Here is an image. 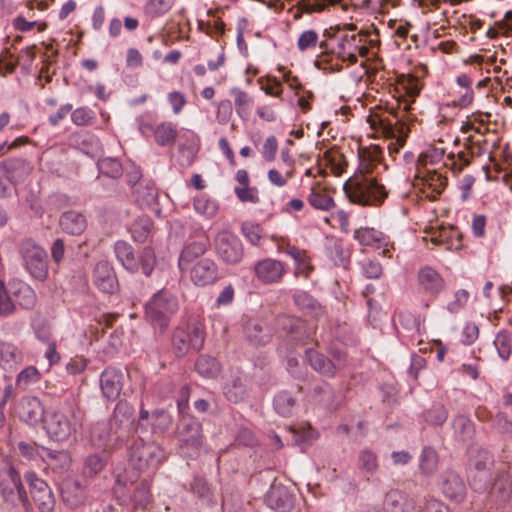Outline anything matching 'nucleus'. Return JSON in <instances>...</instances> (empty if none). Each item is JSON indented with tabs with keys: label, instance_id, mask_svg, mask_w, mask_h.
Returning a JSON list of instances; mask_svg holds the SVG:
<instances>
[{
	"label": "nucleus",
	"instance_id": "obj_21",
	"mask_svg": "<svg viewBox=\"0 0 512 512\" xmlns=\"http://www.w3.org/2000/svg\"><path fill=\"white\" fill-rule=\"evenodd\" d=\"M93 282L104 293L111 294L118 289V279L114 268L106 260H101L95 265Z\"/></svg>",
	"mask_w": 512,
	"mask_h": 512
},
{
	"label": "nucleus",
	"instance_id": "obj_5",
	"mask_svg": "<svg viewBox=\"0 0 512 512\" xmlns=\"http://www.w3.org/2000/svg\"><path fill=\"white\" fill-rule=\"evenodd\" d=\"M18 253L22 267L32 279L44 282L48 278V254L42 246L27 238L20 242Z\"/></svg>",
	"mask_w": 512,
	"mask_h": 512
},
{
	"label": "nucleus",
	"instance_id": "obj_34",
	"mask_svg": "<svg viewBox=\"0 0 512 512\" xmlns=\"http://www.w3.org/2000/svg\"><path fill=\"white\" fill-rule=\"evenodd\" d=\"M210 247V242L208 239L192 241L185 245L180 253L178 266L181 270H185L188 268L190 263H192L195 259L204 255L208 248Z\"/></svg>",
	"mask_w": 512,
	"mask_h": 512
},
{
	"label": "nucleus",
	"instance_id": "obj_9",
	"mask_svg": "<svg viewBox=\"0 0 512 512\" xmlns=\"http://www.w3.org/2000/svg\"><path fill=\"white\" fill-rule=\"evenodd\" d=\"M213 246L217 257L225 264L236 265L243 259V243L235 233L228 229H222L216 233Z\"/></svg>",
	"mask_w": 512,
	"mask_h": 512
},
{
	"label": "nucleus",
	"instance_id": "obj_33",
	"mask_svg": "<svg viewBox=\"0 0 512 512\" xmlns=\"http://www.w3.org/2000/svg\"><path fill=\"white\" fill-rule=\"evenodd\" d=\"M22 361V351L15 344L0 339V367L5 371H13Z\"/></svg>",
	"mask_w": 512,
	"mask_h": 512
},
{
	"label": "nucleus",
	"instance_id": "obj_16",
	"mask_svg": "<svg viewBox=\"0 0 512 512\" xmlns=\"http://www.w3.org/2000/svg\"><path fill=\"white\" fill-rule=\"evenodd\" d=\"M182 446L191 449L195 455L199 454L204 442L202 424L194 417L183 420L180 430Z\"/></svg>",
	"mask_w": 512,
	"mask_h": 512
},
{
	"label": "nucleus",
	"instance_id": "obj_8",
	"mask_svg": "<svg viewBox=\"0 0 512 512\" xmlns=\"http://www.w3.org/2000/svg\"><path fill=\"white\" fill-rule=\"evenodd\" d=\"M205 332L199 324H187L177 327L172 335V347L174 354L181 358L190 349L199 352L204 347Z\"/></svg>",
	"mask_w": 512,
	"mask_h": 512
},
{
	"label": "nucleus",
	"instance_id": "obj_17",
	"mask_svg": "<svg viewBox=\"0 0 512 512\" xmlns=\"http://www.w3.org/2000/svg\"><path fill=\"white\" fill-rule=\"evenodd\" d=\"M18 450L22 457L28 460H36L38 457L48 458L52 461L58 460L62 467L68 466L70 459L66 451H55L38 446L35 442L21 441L18 443Z\"/></svg>",
	"mask_w": 512,
	"mask_h": 512
},
{
	"label": "nucleus",
	"instance_id": "obj_56",
	"mask_svg": "<svg viewBox=\"0 0 512 512\" xmlns=\"http://www.w3.org/2000/svg\"><path fill=\"white\" fill-rule=\"evenodd\" d=\"M498 356L503 360L507 361L511 355L512 351V334L509 330L503 329L500 330L494 339L493 342Z\"/></svg>",
	"mask_w": 512,
	"mask_h": 512
},
{
	"label": "nucleus",
	"instance_id": "obj_40",
	"mask_svg": "<svg viewBox=\"0 0 512 512\" xmlns=\"http://www.w3.org/2000/svg\"><path fill=\"white\" fill-rule=\"evenodd\" d=\"M137 203L141 207H150L157 202L158 189L152 179H144L134 189Z\"/></svg>",
	"mask_w": 512,
	"mask_h": 512
},
{
	"label": "nucleus",
	"instance_id": "obj_62",
	"mask_svg": "<svg viewBox=\"0 0 512 512\" xmlns=\"http://www.w3.org/2000/svg\"><path fill=\"white\" fill-rule=\"evenodd\" d=\"M494 467L493 455L484 448L476 450L475 455L472 458V467L470 470H492Z\"/></svg>",
	"mask_w": 512,
	"mask_h": 512
},
{
	"label": "nucleus",
	"instance_id": "obj_27",
	"mask_svg": "<svg viewBox=\"0 0 512 512\" xmlns=\"http://www.w3.org/2000/svg\"><path fill=\"white\" fill-rule=\"evenodd\" d=\"M421 289L431 296H437L445 286L442 276L430 266L422 267L417 275Z\"/></svg>",
	"mask_w": 512,
	"mask_h": 512
},
{
	"label": "nucleus",
	"instance_id": "obj_32",
	"mask_svg": "<svg viewBox=\"0 0 512 512\" xmlns=\"http://www.w3.org/2000/svg\"><path fill=\"white\" fill-rule=\"evenodd\" d=\"M196 373L203 379H216L221 371V362L212 355L199 354L194 363Z\"/></svg>",
	"mask_w": 512,
	"mask_h": 512
},
{
	"label": "nucleus",
	"instance_id": "obj_6",
	"mask_svg": "<svg viewBox=\"0 0 512 512\" xmlns=\"http://www.w3.org/2000/svg\"><path fill=\"white\" fill-rule=\"evenodd\" d=\"M178 310V301L166 290H159L145 304V316L153 325L166 328L171 316Z\"/></svg>",
	"mask_w": 512,
	"mask_h": 512
},
{
	"label": "nucleus",
	"instance_id": "obj_19",
	"mask_svg": "<svg viewBox=\"0 0 512 512\" xmlns=\"http://www.w3.org/2000/svg\"><path fill=\"white\" fill-rule=\"evenodd\" d=\"M44 407L35 396L22 397L17 406L19 419L29 426H36L44 419Z\"/></svg>",
	"mask_w": 512,
	"mask_h": 512
},
{
	"label": "nucleus",
	"instance_id": "obj_44",
	"mask_svg": "<svg viewBox=\"0 0 512 512\" xmlns=\"http://www.w3.org/2000/svg\"><path fill=\"white\" fill-rule=\"evenodd\" d=\"M494 480L492 470H470L469 484L472 490L477 493H485L491 488Z\"/></svg>",
	"mask_w": 512,
	"mask_h": 512
},
{
	"label": "nucleus",
	"instance_id": "obj_20",
	"mask_svg": "<svg viewBox=\"0 0 512 512\" xmlns=\"http://www.w3.org/2000/svg\"><path fill=\"white\" fill-rule=\"evenodd\" d=\"M32 169L30 162L23 158H7L0 162V171L12 185L24 182Z\"/></svg>",
	"mask_w": 512,
	"mask_h": 512
},
{
	"label": "nucleus",
	"instance_id": "obj_43",
	"mask_svg": "<svg viewBox=\"0 0 512 512\" xmlns=\"http://www.w3.org/2000/svg\"><path fill=\"white\" fill-rule=\"evenodd\" d=\"M153 227L154 222L149 216H140L130 225L129 232L135 242L144 243L151 235Z\"/></svg>",
	"mask_w": 512,
	"mask_h": 512
},
{
	"label": "nucleus",
	"instance_id": "obj_60",
	"mask_svg": "<svg viewBox=\"0 0 512 512\" xmlns=\"http://www.w3.org/2000/svg\"><path fill=\"white\" fill-rule=\"evenodd\" d=\"M41 379V374L35 366H27L16 377V385L21 389L36 384Z\"/></svg>",
	"mask_w": 512,
	"mask_h": 512
},
{
	"label": "nucleus",
	"instance_id": "obj_46",
	"mask_svg": "<svg viewBox=\"0 0 512 512\" xmlns=\"http://www.w3.org/2000/svg\"><path fill=\"white\" fill-rule=\"evenodd\" d=\"M135 123L141 136L150 139L158 124V115L155 111L145 110L135 118Z\"/></svg>",
	"mask_w": 512,
	"mask_h": 512
},
{
	"label": "nucleus",
	"instance_id": "obj_10",
	"mask_svg": "<svg viewBox=\"0 0 512 512\" xmlns=\"http://www.w3.org/2000/svg\"><path fill=\"white\" fill-rule=\"evenodd\" d=\"M0 494L6 502L13 505L18 503L24 506L30 505L21 476L12 466L8 467L0 475Z\"/></svg>",
	"mask_w": 512,
	"mask_h": 512
},
{
	"label": "nucleus",
	"instance_id": "obj_41",
	"mask_svg": "<svg viewBox=\"0 0 512 512\" xmlns=\"http://www.w3.org/2000/svg\"><path fill=\"white\" fill-rule=\"evenodd\" d=\"M177 125L172 121H162L157 124L152 137L160 147L173 145L177 139Z\"/></svg>",
	"mask_w": 512,
	"mask_h": 512
},
{
	"label": "nucleus",
	"instance_id": "obj_49",
	"mask_svg": "<svg viewBox=\"0 0 512 512\" xmlns=\"http://www.w3.org/2000/svg\"><path fill=\"white\" fill-rule=\"evenodd\" d=\"M438 467V454L431 446H425L419 456V469L422 474L430 476Z\"/></svg>",
	"mask_w": 512,
	"mask_h": 512
},
{
	"label": "nucleus",
	"instance_id": "obj_22",
	"mask_svg": "<svg viewBox=\"0 0 512 512\" xmlns=\"http://www.w3.org/2000/svg\"><path fill=\"white\" fill-rule=\"evenodd\" d=\"M453 439L462 444L473 442L476 435V427L473 420L463 413L454 414L450 421Z\"/></svg>",
	"mask_w": 512,
	"mask_h": 512
},
{
	"label": "nucleus",
	"instance_id": "obj_59",
	"mask_svg": "<svg viewBox=\"0 0 512 512\" xmlns=\"http://www.w3.org/2000/svg\"><path fill=\"white\" fill-rule=\"evenodd\" d=\"M230 93L235 96V108L237 114L241 118H247L249 115L250 107L253 104L252 98L247 92L240 88L234 87L230 90Z\"/></svg>",
	"mask_w": 512,
	"mask_h": 512
},
{
	"label": "nucleus",
	"instance_id": "obj_45",
	"mask_svg": "<svg viewBox=\"0 0 512 512\" xmlns=\"http://www.w3.org/2000/svg\"><path fill=\"white\" fill-rule=\"evenodd\" d=\"M296 403L293 395L289 391L283 390L274 396L273 408L278 415L290 417L295 410Z\"/></svg>",
	"mask_w": 512,
	"mask_h": 512
},
{
	"label": "nucleus",
	"instance_id": "obj_42",
	"mask_svg": "<svg viewBox=\"0 0 512 512\" xmlns=\"http://www.w3.org/2000/svg\"><path fill=\"white\" fill-rule=\"evenodd\" d=\"M281 327L294 340L303 341L310 337L306 322L300 318L285 316L280 319Z\"/></svg>",
	"mask_w": 512,
	"mask_h": 512
},
{
	"label": "nucleus",
	"instance_id": "obj_4",
	"mask_svg": "<svg viewBox=\"0 0 512 512\" xmlns=\"http://www.w3.org/2000/svg\"><path fill=\"white\" fill-rule=\"evenodd\" d=\"M165 459V451L159 444L142 438L135 439L129 448V464L138 472L154 473Z\"/></svg>",
	"mask_w": 512,
	"mask_h": 512
},
{
	"label": "nucleus",
	"instance_id": "obj_7",
	"mask_svg": "<svg viewBox=\"0 0 512 512\" xmlns=\"http://www.w3.org/2000/svg\"><path fill=\"white\" fill-rule=\"evenodd\" d=\"M80 426L71 407H62L53 411L45 420L44 428L48 436L56 441H63L76 432Z\"/></svg>",
	"mask_w": 512,
	"mask_h": 512
},
{
	"label": "nucleus",
	"instance_id": "obj_12",
	"mask_svg": "<svg viewBox=\"0 0 512 512\" xmlns=\"http://www.w3.org/2000/svg\"><path fill=\"white\" fill-rule=\"evenodd\" d=\"M135 409L127 400H120L114 407L109 420V425L115 430L116 440L124 441V437L129 432L134 423Z\"/></svg>",
	"mask_w": 512,
	"mask_h": 512
},
{
	"label": "nucleus",
	"instance_id": "obj_14",
	"mask_svg": "<svg viewBox=\"0 0 512 512\" xmlns=\"http://www.w3.org/2000/svg\"><path fill=\"white\" fill-rule=\"evenodd\" d=\"M354 238L362 246L381 249L383 257H391L390 247H392V245L390 238L383 232L371 227H361L354 231Z\"/></svg>",
	"mask_w": 512,
	"mask_h": 512
},
{
	"label": "nucleus",
	"instance_id": "obj_11",
	"mask_svg": "<svg viewBox=\"0 0 512 512\" xmlns=\"http://www.w3.org/2000/svg\"><path fill=\"white\" fill-rule=\"evenodd\" d=\"M24 477L38 510L40 512H54L56 499L49 485L39 478L34 471L26 472Z\"/></svg>",
	"mask_w": 512,
	"mask_h": 512
},
{
	"label": "nucleus",
	"instance_id": "obj_29",
	"mask_svg": "<svg viewBox=\"0 0 512 512\" xmlns=\"http://www.w3.org/2000/svg\"><path fill=\"white\" fill-rule=\"evenodd\" d=\"M325 254L335 266L348 269L351 253L344 247L343 241L336 237H327L325 242Z\"/></svg>",
	"mask_w": 512,
	"mask_h": 512
},
{
	"label": "nucleus",
	"instance_id": "obj_30",
	"mask_svg": "<svg viewBox=\"0 0 512 512\" xmlns=\"http://www.w3.org/2000/svg\"><path fill=\"white\" fill-rule=\"evenodd\" d=\"M488 491L497 506H504L512 494V484L508 474L504 471L497 472Z\"/></svg>",
	"mask_w": 512,
	"mask_h": 512
},
{
	"label": "nucleus",
	"instance_id": "obj_55",
	"mask_svg": "<svg viewBox=\"0 0 512 512\" xmlns=\"http://www.w3.org/2000/svg\"><path fill=\"white\" fill-rule=\"evenodd\" d=\"M424 421L430 426H442L448 418V411L441 403H434L423 413Z\"/></svg>",
	"mask_w": 512,
	"mask_h": 512
},
{
	"label": "nucleus",
	"instance_id": "obj_53",
	"mask_svg": "<svg viewBox=\"0 0 512 512\" xmlns=\"http://www.w3.org/2000/svg\"><path fill=\"white\" fill-rule=\"evenodd\" d=\"M191 491L192 493L203 501L208 506H214L216 501L211 492V489L207 483V481L200 476H196L193 478L191 482Z\"/></svg>",
	"mask_w": 512,
	"mask_h": 512
},
{
	"label": "nucleus",
	"instance_id": "obj_57",
	"mask_svg": "<svg viewBox=\"0 0 512 512\" xmlns=\"http://www.w3.org/2000/svg\"><path fill=\"white\" fill-rule=\"evenodd\" d=\"M175 0H147L144 12L151 18H159L168 13L174 6Z\"/></svg>",
	"mask_w": 512,
	"mask_h": 512
},
{
	"label": "nucleus",
	"instance_id": "obj_37",
	"mask_svg": "<svg viewBox=\"0 0 512 512\" xmlns=\"http://www.w3.org/2000/svg\"><path fill=\"white\" fill-rule=\"evenodd\" d=\"M357 468L367 479L373 477L379 469L378 456L370 448H362L357 453Z\"/></svg>",
	"mask_w": 512,
	"mask_h": 512
},
{
	"label": "nucleus",
	"instance_id": "obj_1",
	"mask_svg": "<svg viewBox=\"0 0 512 512\" xmlns=\"http://www.w3.org/2000/svg\"><path fill=\"white\" fill-rule=\"evenodd\" d=\"M37 301L35 290L24 280L12 278L5 283L0 279V316H11L18 308L33 310Z\"/></svg>",
	"mask_w": 512,
	"mask_h": 512
},
{
	"label": "nucleus",
	"instance_id": "obj_18",
	"mask_svg": "<svg viewBox=\"0 0 512 512\" xmlns=\"http://www.w3.org/2000/svg\"><path fill=\"white\" fill-rule=\"evenodd\" d=\"M363 41L365 40L360 33L344 35L338 42V54L343 60L356 63L358 56L364 57L368 54V48Z\"/></svg>",
	"mask_w": 512,
	"mask_h": 512
},
{
	"label": "nucleus",
	"instance_id": "obj_39",
	"mask_svg": "<svg viewBox=\"0 0 512 512\" xmlns=\"http://www.w3.org/2000/svg\"><path fill=\"white\" fill-rule=\"evenodd\" d=\"M293 300L294 304L307 315L318 318L324 313L322 305L306 291H296Z\"/></svg>",
	"mask_w": 512,
	"mask_h": 512
},
{
	"label": "nucleus",
	"instance_id": "obj_31",
	"mask_svg": "<svg viewBox=\"0 0 512 512\" xmlns=\"http://www.w3.org/2000/svg\"><path fill=\"white\" fill-rule=\"evenodd\" d=\"M117 435L115 430L106 422H97L91 428L92 441L98 447L105 449L113 448L123 443L121 440H116Z\"/></svg>",
	"mask_w": 512,
	"mask_h": 512
},
{
	"label": "nucleus",
	"instance_id": "obj_50",
	"mask_svg": "<svg viewBox=\"0 0 512 512\" xmlns=\"http://www.w3.org/2000/svg\"><path fill=\"white\" fill-rule=\"evenodd\" d=\"M424 190L430 191V196L436 199L445 189L447 178L436 171L427 172L423 178Z\"/></svg>",
	"mask_w": 512,
	"mask_h": 512
},
{
	"label": "nucleus",
	"instance_id": "obj_35",
	"mask_svg": "<svg viewBox=\"0 0 512 512\" xmlns=\"http://www.w3.org/2000/svg\"><path fill=\"white\" fill-rule=\"evenodd\" d=\"M59 224L65 233L70 235H80L87 227V220L81 212L69 210L61 215Z\"/></svg>",
	"mask_w": 512,
	"mask_h": 512
},
{
	"label": "nucleus",
	"instance_id": "obj_23",
	"mask_svg": "<svg viewBox=\"0 0 512 512\" xmlns=\"http://www.w3.org/2000/svg\"><path fill=\"white\" fill-rule=\"evenodd\" d=\"M219 279L217 264L209 258L199 260L191 269V280L196 286L204 287Z\"/></svg>",
	"mask_w": 512,
	"mask_h": 512
},
{
	"label": "nucleus",
	"instance_id": "obj_63",
	"mask_svg": "<svg viewBox=\"0 0 512 512\" xmlns=\"http://www.w3.org/2000/svg\"><path fill=\"white\" fill-rule=\"evenodd\" d=\"M106 465V461L98 454H91L86 457L83 466V475L93 477L97 475Z\"/></svg>",
	"mask_w": 512,
	"mask_h": 512
},
{
	"label": "nucleus",
	"instance_id": "obj_54",
	"mask_svg": "<svg viewBox=\"0 0 512 512\" xmlns=\"http://www.w3.org/2000/svg\"><path fill=\"white\" fill-rule=\"evenodd\" d=\"M151 418V425L153 430L155 431L157 428L166 429L170 423V418L168 413L163 409H156L152 411L150 414L148 410H146L143 405L139 411V420L144 421Z\"/></svg>",
	"mask_w": 512,
	"mask_h": 512
},
{
	"label": "nucleus",
	"instance_id": "obj_64",
	"mask_svg": "<svg viewBox=\"0 0 512 512\" xmlns=\"http://www.w3.org/2000/svg\"><path fill=\"white\" fill-rule=\"evenodd\" d=\"M241 232L249 243L254 246L259 245L262 237V228L259 224L249 221L243 222Z\"/></svg>",
	"mask_w": 512,
	"mask_h": 512
},
{
	"label": "nucleus",
	"instance_id": "obj_38",
	"mask_svg": "<svg viewBox=\"0 0 512 512\" xmlns=\"http://www.w3.org/2000/svg\"><path fill=\"white\" fill-rule=\"evenodd\" d=\"M335 397V390L329 383L324 382L313 387V401L327 411L336 409Z\"/></svg>",
	"mask_w": 512,
	"mask_h": 512
},
{
	"label": "nucleus",
	"instance_id": "obj_36",
	"mask_svg": "<svg viewBox=\"0 0 512 512\" xmlns=\"http://www.w3.org/2000/svg\"><path fill=\"white\" fill-rule=\"evenodd\" d=\"M385 511L387 512H414L415 503L408 499L399 490H390L384 497Z\"/></svg>",
	"mask_w": 512,
	"mask_h": 512
},
{
	"label": "nucleus",
	"instance_id": "obj_52",
	"mask_svg": "<svg viewBox=\"0 0 512 512\" xmlns=\"http://www.w3.org/2000/svg\"><path fill=\"white\" fill-rule=\"evenodd\" d=\"M307 200L308 203L316 210L330 211L335 207L333 197L322 189H311Z\"/></svg>",
	"mask_w": 512,
	"mask_h": 512
},
{
	"label": "nucleus",
	"instance_id": "obj_15",
	"mask_svg": "<svg viewBox=\"0 0 512 512\" xmlns=\"http://www.w3.org/2000/svg\"><path fill=\"white\" fill-rule=\"evenodd\" d=\"M59 491L63 503L70 509L82 506L87 499L86 486L72 477L62 480L59 485Z\"/></svg>",
	"mask_w": 512,
	"mask_h": 512
},
{
	"label": "nucleus",
	"instance_id": "obj_3",
	"mask_svg": "<svg viewBox=\"0 0 512 512\" xmlns=\"http://www.w3.org/2000/svg\"><path fill=\"white\" fill-rule=\"evenodd\" d=\"M113 251L121 266L130 273H137L141 269L142 273L149 277L154 271L157 260L152 247L143 248L138 258L131 244L124 240H117Z\"/></svg>",
	"mask_w": 512,
	"mask_h": 512
},
{
	"label": "nucleus",
	"instance_id": "obj_24",
	"mask_svg": "<svg viewBox=\"0 0 512 512\" xmlns=\"http://www.w3.org/2000/svg\"><path fill=\"white\" fill-rule=\"evenodd\" d=\"M266 504L276 512H289L294 507L293 493L283 485L272 486L265 496Z\"/></svg>",
	"mask_w": 512,
	"mask_h": 512
},
{
	"label": "nucleus",
	"instance_id": "obj_28",
	"mask_svg": "<svg viewBox=\"0 0 512 512\" xmlns=\"http://www.w3.org/2000/svg\"><path fill=\"white\" fill-rule=\"evenodd\" d=\"M305 360L315 372L322 376L334 378L337 375V371L332 360L314 348H308L305 350Z\"/></svg>",
	"mask_w": 512,
	"mask_h": 512
},
{
	"label": "nucleus",
	"instance_id": "obj_48",
	"mask_svg": "<svg viewBox=\"0 0 512 512\" xmlns=\"http://www.w3.org/2000/svg\"><path fill=\"white\" fill-rule=\"evenodd\" d=\"M99 174L111 179H119L123 175V167L118 158L103 157L97 161Z\"/></svg>",
	"mask_w": 512,
	"mask_h": 512
},
{
	"label": "nucleus",
	"instance_id": "obj_13",
	"mask_svg": "<svg viewBox=\"0 0 512 512\" xmlns=\"http://www.w3.org/2000/svg\"><path fill=\"white\" fill-rule=\"evenodd\" d=\"M124 385L123 372L115 367L105 368L99 376V386L103 398L108 401H116L121 394Z\"/></svg>",
	"mask_w": 512,
	"mask_h": 512
},
{
	"label": "nucleus",
	"instance_id": "obj_58",
	"mask_svg": "<svg viewBox=\"0 0 512 512\" xmlns=\"http://www.w3.org/2000/svg\"><path fill=\"white\" fill-rule=\"evenodd\" d=\"M77 144L83 153L94 156L101 150V142L94 134L85 132L77 136Z\"/></svg>",
	"mask_w": 512,
	"mask_h": 512
},
{
	"label": "nucleus",
	"instance_id": "obj_47",
	"mask_svg": "<svg viewBox=\"0 0 512 512\" xmlns=\"http://www.w3.org/2000/svg\"><path fill=\"white\" fill-rule=\"evenodd\" d=\"M245 334L247 340L255 346L265 345L271 339L268 329L258 322H249L245 327Z\"/></svg>",
	"mask_w": 512,
	"mask_h": 512
},
{
	"label": "nucleus",
	"instance_id": "obj_61",
	"mask_svg": "<svg viewBox=\"0 0 512 512\" xmlns=\"http://www.w3.org/2000/svg\"><path fill=\"white\" fill-rule=\"evenodd\" d=\"M131 500L135 508L146 509L151 501L150 486L147 481H142L135 488Z\"/></svg>",
	"mask_w": 512,
	"mask_h": 512
},
{
	"label": "nucleus",
	"instance_id": "obj_25",
	"mask_svg": "<svg viewBox=\"0 0 512 512\" xmlns=\"http://www.w3.org/2000/svg\"><path fill=\"white\" fill-rule=\"evenodd\" d=\"M254 272L259 281L265 284H272L282 279L285 274V268L281 261L265 258L255 264Z\"/></svg>",
	"mask_w": 512,
	"mask_h": 512
},
{
	"label": "nucleus",
	"instance_id": "obj_2",
	"mask_svg": "<svg viewBox=\"0 0 512 512\" xmlns=\"http://www.w3.org/2000/svg\"><path fill=\"white\" fill-rule=\"evenodd\" d=\"M344 191L351 202L362 206L381 204L388 196L385 186L370 173H361L347 181Z\"/></svg>",
	"mask_w": 512,
	"mask_h": 512
},
{
	"label": "nucleus",
	"instance_id": "obj_26",
	"mask_svg": "<svg viewBox=\"0 0 512 512\" xmlns=\"http://www.w3.org/2000/svg\"><path fill=\"white\" fill-rule=\"evenodd\" d=\"M440 487L444 496L455 503H462L466 497L465 482L454 471L449 470L443 474Z\"/></svg>",
	"mask_w": 512,
	"mask_h": 512
},
{
	"label": "nucleus",
	"instance_id": "obj_51",
	"mask_svg": "<svg viewBox=\"0 0 512 512\" xmlns=\"http://www.w3.org/2000/svg\"><path fill=\"white\" fill-rule=\"evenodd\" d=\"M193 207L197 214L207 219L215 217L219 210L218 202L205 194L194 199Z\"/></svg>",
	"mask_w": 512,
	"mask_h": 512
}]
</instances>
